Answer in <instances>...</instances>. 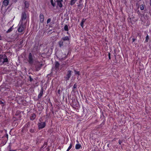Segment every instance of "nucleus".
Returning <instances> with one entry per match:
<instances>
[{
    "label": "nucleus",
    "mask_w": 151,
    "mask_h": 151,
    "mask_svg": "<svg viewBox=\"0 0 151 151\" xmlns=\"http://www.w3.org/2000/svg\"><path fill=\"white\" fill-rule=\"evenodd\" d=\"M47 142H44L43 145L41 147V148H45L47 146Z\"/></svg>",
    "instance_id": "19"
},
{
    "label": "nucleus",
    "mask_w": 151,
    "mask_h": 151,
    "mask_svg": "<svg viewBox=\"0 0 151 151\" xmlns=\"http://www.w3.org/2000/svg\"><path fill=\"white\" fill-rule=\"evenodd\" d=\"M37 125L38 129H40L44 128L46 126V124L45 122H41L38 124Z\"/></svg>",
    "instance_id": "6"
},
{
    "label": "nucleus",
    "mask_w": 151,
    "mask_h": 151,
    "mask_svg": "<svg viewBox=\"0 0 151 151\" xmlns=\"http://www.w3.org/2000/svg\"><path fill=\"white\" fill-rule=\"evenodd\" d=\"M23 41L22 40L21 41H20V45H22L23 43Z\"/></svg>",
    "instance_id": "43"
},
{
    "label": "nucleus",
    "mask_w": 151,
    "mask_h": 151,
    "mask_svg": "<svg viewBox=\"0 0 151 151\" xmlns=\"http://www.w3.org/2000/svg\"><path fill=\"white\" fill-rule=\"evenodd\" d=\"M72 143H71L66 151H69L72 148Z\"/></svg>",
    "instance_id": "27"
},
{
    "label": "nucleus",
    "mask_w": 151,
    "mask_h": 151,
    "mask_svg": "<svg viewBox=\"0 0 151 151\" xmlns=\"http://www.w3.org/2000/svg\"><path fill=\"white\" fill-rule=\"evenodd\" d=\"M30 122H28L24 126V127H23L22 129V130H24L25 129V127H28L29 126Z\"/></svg>",
    "instance_id": "16"
},
{
    "label": "nucleus",
    "mask_w": 151,
    "mask_h": 151,
    "mask_svg": "<svg viewBox=\"0 0 151 151\" xmlns=\"http://www.w3.org/2000/svg\"><path fill=\"white\" fill-rule=\"evenodd\" d=\"M8 147L9 148V149H10L9 150V151H16V150H11V145H9V146H8Z\"/></svg>",
    "instance_id": "32"
},
{
    "label": "nucleus",
    "mask_w": 151,
    "mask_h": 151,
    "mask_svg": "<svg viewBox=\"0 0 151 151\" xmlns=\"http://www.w3.org/2000/svg\"><path fill=\"white\" fill-rule=\"evenodd\" d=\"M43 91H44V89H43V88L42 87L41 88L40 92L38 95V99H40L42 97V95H43Z\"/></svg>",
    "instance_id": "9"
},
{
    "label": "nucleus",
    "mask_w": 151,
    "mask_h": 151,
    "mask_svg": "<svg viewBox=\"0 0 151 151\" xmlns=\"http://www.w3.org/2000/svg\"><path fill=\"white\" fill-rule=\"evenodd\" d=\"M25 28V27L23 22H21L20 25L18 28V32H22L24 30Z\"/></svg>",
    "instance_id": "3"
},
{
    "label": "nucleus",
    "mask_w": 151,
    "mask_h": 151,
    "mask_svg": "<svg viewBox=\"0 0 151 151\" xmlns=\"http://www.w3.org/2000/svg\"><path fill=\"white\" fill-rule=\"evenodd\" d=\"M119 145H121V144L122 143V141L120 140H119L118 142Z\"/></svg>",
    "instance_id": "41"
},
{
    "label": "nucleus",
    "mask_w": 151,
    "mask_h": 151,
    "mask_svg": "<svg viewBox=\"0 0 151 151\" xmlns=\"http://www.w3.org/2000/svg\"><path fill=\"white\" fill-rule=\"evenodd\" d=\"M61 40L63 41H69L70 38L69 37L67 36L62 37Z\"/></svg>",
    "instance_id": "15"
},
{
    "label": "nucleus",
    "mask_w": 151,
    "mask_h": 151,
    "mask_svg": "<svg viewBox=\"0 0 151 151\" xmlns=\"http://www.w3.org/2000/svg\"><path fill=\"white\" fill-rule=\"evenodd\" d=\"M58 94L59 95H60L61 94V90L60 89H58Z\"/></svg>",
    "instance_id": "35"
},
{
    "label": "nucleus",
    "mask_w": 151,
    "mask_h": 151,
    "mask_svg": "<svg viewBox=\"0 0 151 151\" xmlns=\"http://www.w3.org/2000/svg\"><path fill=\"white\" fill-rule=\"evenodd\" d=\"M5 103V102L4 101H3V100L1 101H0V104H4Z\"/></svg>",
    "instance_id": "34"
},
{
    "label": "nucleus",
    "mask_w": 151,
    "mask_h": 151,
    "mask_svg": "<svg viewBox=\"0 0 151 151\" xmlns=\"http://www.w3.org/2000/svg\"><path fill=\"white\" fill-rule=\"evenodd\" d=\"M77 0H71L70 1V4L71 5H73L74 4L76 3Z\"/></svg>",
    "instance_id": "21"
},
{
    "label": "nucleus",
    "mask_w": 151,
    "mask_h": 151,
    "mask_svg": "<svg viewBox=\"0 0 151 151\" xmlns=\"http://www.w3.org/2000/svg\"><path fill=\"white\" fill-rule=\"evenodd\" d=\"M59 66H60L59 63L57 61H55V68L57 70L59 69Z\"/></svg>",
    "instance_id": "10"
},
{
    "label": "nucleus",
    "mask_w": 151,
    "mask_h": 151,
    "mask_svg": "<svg viewBox=\"0 0 151 151\" xmlns=\"http://www.w3.org/2000/svg\"><path fill=\"white\" fill-rule=\"evenodd\" d=\"M9 3V0H4L3 2V4L4 6L6 7L8 5Z\"/></svg>",
    "instance_id": "11"
},
{
    "label": "nucleus",
    "mask_w": 151,
    "mask_h": 151,
    "mask_svg": "<svg viewBox=\"0 0 151 151\" xmlns=\"http://www.w3.org/2000/svg\"><path fill=\"white\" fill-rule=\"evenodd\" d=\"M29 80L30 81L32 82V81H33V79L30 76H29Z\"/></svg>",
    "instance_id": "33"
},
{
    "label": "nucleus",
    "mask_w": 151,
    "mask_h": 151,
    "mask_svg": "<svg viewBox=\"0 0 151 151\" xmlns=\"http://www.w3.org/2000/svg\"><path fill=\"white\" fill-rule=\"evenodd\" d=\"M140 9L141 10H143L144 9V7L142 6L140 7Z\"/></svg>",
    "instance_id": "40"
},
{
    "label": "nucleus",
    "mask_w": 151,
    "mask_h": 151,
    "mask_svg": "<svg viewBox=\"0 0 151 151\" xmlns=\"http://www.w3.org/2000/svg\"><path fill=\"white\" fill-rule=\"evenodd\" d=\"M81 147V146L79 144H77L75 146V148L77 150L79 149Z\"/></svg>",
    "instance_id": "20"
},
{
    "label": "nucleus",
    "mask_w": 151,
    "mask_h": 151,
    "mask_svg": "<svg viewBox=\"0 0 151 151\" xmlns=\"http://www.w3.org/2000/svg\"><path fill=\"white\" fill-rule=\"evenodd\" d=\"M71 72L72 71L70 70L68 71L67 74L64 77L66 81H67L69 80V78L71 76Z\"/></svg>",
    "instance_id": "5"
},
{
    "label": "nucleus",
    "mask_w": 151,
    "mask_h": 151,
    "mask_svg": "<svg viewBox=\"0 0 151 151\" xmlns=\"http://www.w3.org/2000/svg\"><path fill=\"white\" fill-rule=\"evenodd\" d=\"M55 1H54L53 0H50V2L51 5L53 7H55V6L56 4H55Z\"/></svg>",
    "instance_id": "18"
},
{
    "label": "nucleus",
    "mask_w": 151,
    "mask_h": 151,
    "mask_svg": "<svg viewBox=\"0 0 151 151\" xmlns=\"http://www.w3.org/2000/svg\"><path fill=\"white\" fill-rule=\"evenodd\" d=\"M149 39V36L147 35L145 38V42H148V40Z\"/></svg>",
    "instance_id": "29"
},
{
    "label": "nucleus",
    "mask_w": 151,
    "mask_h": 151,
    "mask_svg": "<svg viewBox=\"0 0 151 151\" xmlns=\"http://www.w3.org/2000/svg\"><path fill=\"white\" fill-rule=\"evenodd\" d=\"M36 115L35 113L32 114H31V115L30 117V119L31 120H34L36 118Z\"/></svg>",
    "instance_id": "12"
},
{
    "label": "nucleus",
    "mask_w": 151,
    "mask_h": 151,
    "mask_svg": "<svg viewBox=\"0 0 151 151\" xmlns=\"http://www.w3.org/2000/svg\"><path fill=\"white\" fill-rule=\"evenodd\" d=\"M67 34H68V32H67Z\"/></svg>",
    "instance_id": "52"
},
{
    "label": "nucleus",
    "mask_w": 151,
    "mask_h": 151,
    "mask_svg": "<svg viewBox=\"0 0 151 151\" xmlns=\"http://www.w3.org/2000/svg\"><path fill=\"white\" fill-rule=\"evenodd\" d=\"M77 86L76 83L74 84V86H73V89L76 88Z\"/></svg>",
    "instance_id": "36"
},
{
    "label": "nucleus",
    "mask_w": 151,
    "mask_h": 151,
    "mask_svg": "<svg viewBox=\"0 0 151 151\" xmlns=\"http://www.w3.org/2000/svg\"><path fill=\"white\" fill-rule=\"evenodd\" d=\"M44 63L42 61L37 62L35 65L36 70L38 71L40 70L42 67L44 65Z\"/></svg>",
    "instance_id": "1"
},
{
    "label": "nucleus",
    "mask_w": 151,
    "mask_h": 151,
    "mask_svg": "<svg viewBox=\"0 0 151 151\" xmlns=\"http://www.w3.org/2000/svg\"><path fill=\"white\" fill-rule=\"evenodd\" d=\"M47 151H49V149L48 147H47L46 148Z\"/></svg>",
    "instance_id": "49"
},
{
    "label": "nucleus",
    "mask_w": 151,
    "mask_h": 151,
    "mask_svg": "<svg viewBox=\"0 0 151 151\" xmlns=\"http://www.w3.org/2000/svg\"><path fill=\"white\" fill-rule=\"evenodd\" d=\"M86 19H83L81 22H83V23H84V22H85Z\"/></svg>",
    "instance_id": "44"
},
{
    "label": "nucleus",
    "mask_w": 151,
    "mask_h": 151,
    "mask_svg": "<svg viewBox=\"0 0 151 151\" xmlns=\"http://www.w3.org/2000/svg\"><path fill=\"white\" fill-rule=\"evenodd\" d=\"M13 26H12V27H10L7 30V31L6 32V33H8L12 31V30L13 29Z\"/></svg>",
    "instance_id": "22"
},
{
    "label": "nucleus",
    "mask_w": 151,
    "mask_h": 151,
    "mask_svg": "<svg viewBox=\"0 0 151 151\" xmlns=\"http://www.w3.org/2000/svg\"><path fill=\"white\" fill-rule=\"evenodd\" d=\"M108 56H109V59H111V57H110V53H109V54H108Z\"/></svg>",
    "instance_id": "42"
},
{
    "label": "nucleus",
    "mask_w": 151,
    "mask_h": 151,
    "mask_svg": "<svg viewBox=\"0 0 151 151\" xmlns=\"http://www.w3.org/2000/svg\"><path fill=\"white\" fill-rule=\"evenodd\" d=\"M5 137L6 138V139H5V141H6V142L7 141L8 139V135L7 134H5V135L3 137Z\"/></svg>",
    "instance_id": "28"
},
{
    "label": "nucleus",
    "mask_w": 151,
    "mask_h": 151,
    "mask_svg": "<svg viewBox=\"0 0 151 151\" xmlns=\"http://www.w3.org/2000/svg\"><path fill=\"white\" fill-rule=\"evenodd\" d=\"M3 56L0 55V64L2 65Z\"/></svg>",
    "instance_id": "23"
},
{
    "label": "nucleus",
    "mask_w": 151,
    "mask_h": 151,
    "mask_svg": "<svg viewBox=\"0 0 151 151\" xmlns=\"http://www.w3.org/2000/svg\"><path fill=\"white\" fill-rule=\"evenodd\" d=\"M17 116H18V118H20L21 117V116L20 115H17Z\"/></svg>",
    "instance_id": "45"
},
{
    "label": "nucleus",
    "mask_w": 151,
    "mask_h": 151,
    "mask_svg": "<svg viewBox=\"0 0 151 151\" xmlns=\"http://www.w3.org/2000/svg\"><path fill=\"white\" fill-rule=\"evenodd\" d=\"M55 1L58 6L60 8L62 7V2H63V0H55Z\"/></svg>",
    "instance_id": "7"
},
{
    "label": "nucleus",
    "mask_w": 151,
    "mask_h": 151,
    "mask_svg": "<svg viewBox=\"0 0 151 151\" xmlns=\"http://www.w3.org/2000/svg\"><path fill=\"white\" fill-rule=\"evenodd\" d=\"M27 17V12L26 11H24L22 12V14L21 18L20 20V22H22L23 20H26Z\"/></svg>",
    "instance_id": "4"
},
{
    "label": "nucleus",
    "mask_w": 151,
    "mask_h": 151,
    "mask_svg": "<svg viewBox=\"0 0 151 151\" xmlns=\"http://www.w3.org/2000/svg\"><path fill=\"white\" fill-rule=\"evenodd\" d=\"M63 43L64 41L62 40L58 42V44L60 47H61L63 46Z\"/></svg>",
    "instance_id": "14"
},
{
    "label": "nucleus",
    "mask_w": 151,
    "mask_h": 151,
    "mask_svg": "<svg viewBox=\"0 0 151 151\" xmlns=\"http://www.w3.org/2000/svg\"><path fill=\"white\" fill-rule=\"evenodd\" d=\"M132 42H134V41L136 39L134 38H133L132 39Z\"/></svg>",
    "instance_id": "47"
},
{
    "label": "nucleus",
    "mask_w": 151,
    "mask_h": 151,
    "mask_svg": "<svg viewBox=\"0 0 151 151\" xmlns=\"http://www.w3.org/2000/svg\"><path fill=\"white\" fill-rule=\"evenodd\" d=\"M1 117V115H0V117Z\"/></svg>",
    "instance_id": "53"
},
{
    "label": "nucleus",
    "mask_w": 151,
    "mask_h": 151,
    "mask_svg": "<svg viewBox=\"0 0 151 151\" xmlns=\"http://www.w3.org/2000/svg\"><path fill=\"white\" fill-rule=\"evenodd\" d=\"M74 71L75 73V75H78V76H79L81 75L80 71H77L75 70H74Z\"/></svg>",
    "instance_id": "24"
},
{
    "label": "nucleus",
    "mask_w": 151,
    "mask_h": 151,
    "mask_svg": "<svg viewBox=\"0 0 151 151\" xmlns=\"http://www.w3.org/2000/svg\"><path fill=\"white\" fill-rule=\"evenodd\" d=\"M98 122V120L97 119H96L95 121L93 123V124L95 123Z\"/></svg>",
    "instance_id": "46"
},
{
    "label": "nucleus",
    "mask_w": 151,
    "mask_h": 151,
    "mask_svg": "<svg viewBox=\"0 0 151 151\" xmlns=\"http://www.w3.org/2000/svg\"><path fill=\"white\" fill-rule=\"evenodd\" d=\"M29 132L31 133H34L35 132V131L34 129H31L29 130Z\"/></svg>",
    "instance_id": "30"
},
{
    "label": "nucleus",
    "mask_w": 151,
    "mask_h": 151,
    "mask_svg": "<svg viewBox=\"0 0 151 151\" xmlns=\"http://www.w3.org/2000/svg\"><path fill=\"white\" fill-rule=\"evenodd\" d=\"M18 0H12V1L13 3H16Z\"/></svg>",
    "instance_id": "37"
},
{
    "label": "nucleus",
    "mask_w": 151,
    "mask_h": 151,
    "mask_svg": "<svg viewBox=\"0 0 151 151\" xmlns=\"http://www.w3.org/2000/svg\"><path fill=\"white\" fill-rule=\"evenodd\" d=\"M51 31H52L51 30H50L49 31V32H50Z\"/></svg>",
    "instance_id": "51"
},
{
    "label": "nucleus",
    "mask_w": 151,
    "mask_h": 151,
    "mask_svg": "<svg viewBox=\"0 0 151 151\" xmlns=\"http://www.w3.org/2000/svg\"><path fill=\"white\" fill-rule=\"evenodd\" d=\"M83 23H83V22H81V23L80 25H81V26L82 28H83Z\"/></svg>",
    "instance_id": "38"
},
{
    "label": "nucleus",
    "mask_w": 151,
    "mask_h": 151,
    "mask_svg": "<svg viewBox=\"0 0 151 151\" xmlns=\"http://www.w3.org/2000/svg\"><path fill=\"white\" fill-rule=\"evenodd\" d=\"M64 29L65 31H68V26L67 25H65L64 27Z\"/></svg>",
    "instance_id": "25"
},
{
    "label": "nucleus",
    "mask_w": 151,
    "mask_h": 151,
    "mask_svg": "<svg viewBox=\"0 0 151 151\" xmlns=\"http://www.w3.org/2000/svg\"><path fill=\"white\" fill-rule=\"evenodd\" d=\"M24 3L25 8H28L29 6V2L27 1H25Z\"/></svg>",
    "instance_id": "17"
},
{
    "label": "nucleus",
    "mask_w": 151,
    "mask_h": 151,
    "mask_svg": "<svg viewBox=\"0 0 151 151\" xmlns=\"http://www.w3.org/2000/svg\"><path fill=\"white\" fill-rule=\"evenodd\" d=\"M150 5L151 6V0H150Z\"/></svg>",
    "instance_id": "50"
},
{
    "label": "nucleus",
    "mask_w": 151,
    "mask_h": 151,
    "mask_svg": "<svg viewBox=\"0 0 151 151\" xmlns=\"http://www.w3.org/2000/svg\"><path fill=\"white\" fill-rule=\"evenodd\" d=\"M34 55L31 53H29L28 56L27 61L30 65H32L33 64L34 60Z\"/></svg>",
    "instance_id": "2"
},
{
    "label": "nucleus",
    "mask_w": 151,
    "mask_h": 151,
    "mask_svg": "<svg viewBox=\"0 0 151 151\" xmlns=\"http://www.w3.org/2000/svg\"><path fill=\"white\" fill-rule=\"evenodd\" d=\"M67 58V56L66 55V54H65V56L64 58H62V60H65L66 58Z\"/></svg>",
    "instance_id": "39"
},
{
    "label": "nucleus",
    "mask_w": 151,
    "mask_h": 151,
    "mask_svg": "<svg viewBox=\"0 0 151 151\" xmlns=\"http://www.w3.org/2000/svg\"><path fill=\"white\" fill-rule=\"evenodd\" d=\"M40 22L42 23L44 22V16L43 14H41L40 15Z\"/></svg>",
    "instance_id": "8"
},
{
    "label": "nucleus",
    "mask_w": 151,
    "mask_h": 151,
    "mask_svg": "<svg viewBox=\"0 0 151 151\" xmlns=\"http://www.w3.org/2000/svg\"><path fill=\"white\" fill-rule=\"evenodd\" d=\"M51 21V19L50 18H48L47 21V24H49Z\"/></svg>",
    "instance_id": "31"
},
{
    "label": "nucleus",
    "mask_w": 151,
    "mask_h": 151,
    "mask_svg": "<svg viewBox=\"0 0 151 151\" xmlns=\"http://www.w3.org/2000/svg\"><path fill=\"white\" fill-rule=\"evenodd\" d=\"M2 64H5V63H8V59L6 56V58H4L3 56V59L2 60Z\"/></svg>",
    "instance_id": "13"
},
{
    "label": "nucleus",
    "mask_w": 151,
    "mask_h": 151,
    "mask_svg": "<svg viewBox=\"0 0 151 151\" xmlns=\"http://www.w3.org/2000/svg\"><path fill=\"white\" fill-rule=\"evenodd\" d=\"M55 23V22L54 20H52V21L50 22V24L49 25L50 27H52V25L54 24Z\"/></svg>",
    "instance_id": "26"
},
{
    "label": "nucleus",
    "mask_w": 151,
    "mask_h": 151,
    "mask_svg": "<svg viewBox=\"0 0 151 151\" xmlns=\"http://www.w3.org/2000/svg\"><path fill=\"white\" fill-rule=\"evenodd\" d=\"M2 37L0 35V40H1L2 39Z\"/></svg>",
    "instance_id": "48"
}]
</instances>
